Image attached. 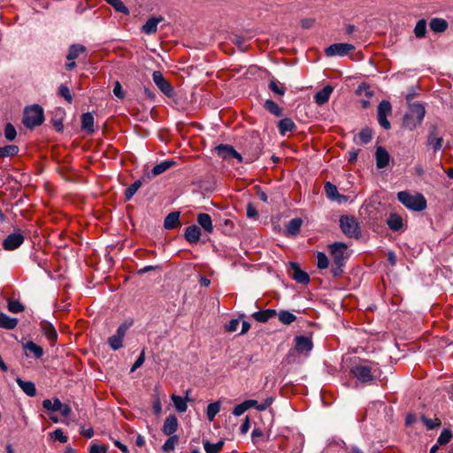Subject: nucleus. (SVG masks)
Wrapping results in <instances>:
<instances>
[{
  "label": "nucleus",
  "mask_w": 453,
  "mask_h": 453,
  "mask_svg": "<svg viewBox=\"0 0 453 453\" xmlns=\"http://www.w3.org/2000/svg\"><path fill=\"white\" fill-rule=\"evenodd\" d=\"M19 151L17 145L10 144L0 147V158L16 156Z\"/></svg>",
  "instance_id": "nucleus-43"
},
{
  "label": "nucleus",
  "mask_w": 453,
  "mask_h": 453,
  "mask_svg": "<svg viewBox=\"0 0 453 453\" xmlns=\"http://www.w3.org/2000/svg\"><path fill=\"white\" fill-rule=\"evenodd\" d=\"M144 361H145V349H143L141 351L139 357H137V359L135 360V362L132 365V367L130 369V372H134L136 369L141 367L143 365Z\"/></svg>",
  "instance_id": "nucleus-58"
},
{
  "label": "nucleus",
  "mask_w": 453,
  "mask_h": 453,
  "mask_svg": "<svg viewBox=\"0 0 453 453\" xmlns=\"http://www.w3.org/2000/svg\"><path fill=\"white\" fill-rule=\"evenodd\" d=\"M54 440L58 441L62 443H65L68 441V437L64 434L63 431L60 428L56 429L51 434Z\"/></svg>",
  "instance_id": "nucleus-59"
},
{
  "label": "nucleus",
  "mask_w": 453,
  "mask_h": 453,
  "mask_svg": "<svg viewBox=\"0 0 453 453\" xmlns=\"http://www.w3.org/2000/svg\"><path fill=\"white\" fill-rule=\"evenodd\" d=\"M86 51V47L81 44H72L69 48L68 54L66 55V58L68 60L76 59L80 54Z\"/></svg>",
  "instance_id": "nucleus-39"
},
{
  "label": "nucleus",
  "mask_w": 453,
  "mask_h": 453,
  "mask_svg": "<svg viewBox=\"0 0 453 453\" xmlns=\"http://www.w3.org/2000/svg\"><path fill=\"white\" fill-rule=\"evenodd\" d=\"M430 29L434 33H442L447 30L449 23L441 18H433L429 23Z\"/></svg>",
  "instance_id": "nucleus-31"
},
{
  "label": "nucleus",
  "mask_w": 453,
  "mask_h": 453,
  "mask_svg": "<svg viewBox=\"0 0 453 453\" xmlns=\"http://www.w3.org/2000/svg\"><path fill=\"white\" fill-rule=\"evenodd\" d=\"M179 211L170 212L164 220V227L167 230L174 229L180 226Z\"/></svg>",
  "instance_id": "nucleus-26"
},
{
  "label": "nucleus",
  "mask_w": 453,
  "mask_h": 453,
  "mask_svg": "<svg viewBox=\"0 0 453 453\" xmlns=\"http://www.w3.org/2000/svg\"><path fill=\"white\" fill-rule=\"evenodd\" d=\"M348 246L344 242H336L328 246V250L332 257L333 264L330 272L334 278L341 277L346 265L349 256L347 254Z\"/></svg>",
  "instance_id": "nucleus-1"
},
{
  "label": "nucleus",
  "mask_w": 453,
  "mask_h": 453,
  "mask_svg": "<svg viewBox=\"0 0 453 453\" xmlns=\"http://www.w3.org/2000/svg\"><path fill=\"white\" fill-rule=\"evenodd\" d=\"M263 149L264 142L258 134L244 137L241 142L244 164H250L257 160L262 154Z\"/></svg>",
  "instance_id": "nucleus-3"
},
{
  "label": "nucleus",
  "mask_w": 453,
  "mask_h": 453,
  "mask_svg": "<svg viewBox=\"0 0 453 453\" xmlns=\"http://www.w3.org/2000/svg\"><path fill=\"white\" fill-rule=\"evenodd\" d=\"M329 265V260L324 252H317V267L319 269H326Z\"/></svg>",
  "instance_id": "nucleus-54"
},
{
  "label": "nucleus",
  "mask_w": 453,
  "mask_h": 453,
  "mask_svg": "<svg viewBox=\"0 0 453 453\" xmlns=\"http://www.w3.org/2000/svg\"><path fill=\"white\" fill-rule=\"evenodd\" d=\"M452 438V433L449 428H444L437 439V444L439 446L448 444Z\"/></svg>",
  "instance_id": "nucleus-51"
},
{
  "label": "nucleus",
  "mask_w": 453,
  "mask_h": 453,
  "mask_svg": "<svg viewBox=\"0 0 453 453\" xmlns=\"http://www.w3.org/2000/svg\"><path fill=\"white\" fill-rule=\"evenodd\" d=\"M426 110L423 104L415 103L410 106V111L406 112L403 119V125L404 127L413 130L424 119Z\"/></svg>",
  "instance_id": "nucleus-5"
},
{
  "label": "nucleus",
  "mask_w": 453,
  "mask_h": 453,
  "mask_svg": "<svg viewBox=\"0 0 453 453\" xmlns=\"http://www.w3.org/2000/svg\"><path fill=\"white\" fill-rule=\"evenodd\" d=\"M164 20L162 16H152L148 19L145 24L141 27V32L145 35H154L157 31V25Z\"/></svg>",
  "instance_id": "nucleus-16"
},
{
  "label": "nucleus",
  "mask_w": 453,
  "mask_h": 453,
  "mask_svg": "<svg viewBox=\"0 0 453 453\" xmlns=\"http://www.w3.org/2000/svg\"><path fill=\"white\" fill-rule=\"evenodd\" d=\"M355 46L347 42H336L329 45L325 49V54L326 57H344L349 55L350 52L355 50Z\"/></svg>",
  "instance_id": "nucleus-8"
},
{
  "label": "nucleus",
  "mask_w": 453,
  "mask_h": 453,
  "mask_svg": "<svg viewBox=\"0 0 453 453\" xmlns=\"http://www.w3.org/2000/svg\"><path fill=\"white\" fill-rule=\"evenodd\" d=\"M105 2L111 6H112L116 12H121L124 15H129V9L124 4V3L121 0H105Z\"/></svg>",
  "instance_id": "nucleus-44"
},
{
  "label": "nucleus",
  "mask_w": 453,
  "mask_h": 453,
  "mask_svg": "<svg viewBox=\"0 0 453 453\" xmlns=\"http://www.w3.org/2000/svg\"><path fill=\"white\" fill-rule=\"evenodd\" d=\"M419 418L427 430H434L441 426V421L437 417H435L434 418H430L426 417L425 414H421Z\"/></svg>",
  "instance_id": "nucleus-38"
},
{
  "label": "nucleus",
  "mask_w": 453,
  "mask_h": 453,
  "mask_svg": "<svg viewBox=\"0 0 453 453\" xmlns=\"http://www.w3.org/2000/svg\"><path fill=\"white\" fill-rule=\"evenodd\" d=\"M152 79L157 87L161 92L167 97H173L174 96V88L171 83L164 77L160 71H154L152 73Z\"/></svg>",
  "instance_id": "nucleus-10"
},
{
  "label": "nucleus",
  "mask_w": 453,
  "mask_h": 453,
  "mask_svg": "<svg viewBox=\"0 0 453 453\" xmlns=\"http://www.w3.org/2000/svg\"><path fill=\"white\" fill-rule=\"evenodd\" d=\"M246 213H247V217L250 219H255L258 216L257 210L250 203H248V205H247Z\"/></svg>",
  "instance_id": "nucleus-62"
},
{
  "label": "nucleus",
  "mask_w": 453,
  "mask_h": 453,
  "mask_svg": "<svg viewBox=\"0 0 453 453\" xmlns=\"http://www.w3.org/2000/svg\"><path fill=\"white\" fill-rule=\"evenodd\" d=\"M268 88L272 92L280 96H284L286 93V87L284 84L280 83L274 77L270 79Z\"/></svg>",
  "instance_id": "nucleus-37"
},
{
  "label": "nucleus",
  "mask_w": 453,
  "mask_h": 453,
  "mask_svg": "<svg viewBox=\"0 0 453 453\" xmlns=\"http://www.w3.org/2000/svg\"><path fill=\"white\" fill-rule=\"evenodd\" d=\"M171 399L174 404V407L178 412H185L188 409L187 402L189 401V398L186 396L183 398L182 396L177 395H172Z\"/></svg>",
  "instance_id": "nucleus-36"
},
{
  "label": "nucleus",
  "mask_w": 453,
  "mask_h": 453,
  "mask_svg": "<svg viewBox=\"0 0 453 453\" xmlns=\"http://www.w3.org/2000/svg\"><path fill=\"white\" fill-rule=\"evenodd\" d=\"M133 325V320H126L124 321L123 323H121L118 329H117V332H116V335H119V337H121L122 339H124L126 334H127V331L128 330V328Z\"/></svg>",
  "instance_id": "nucleus-57"
},
{
  "label": "nucleus",
  "mask_w": 453,
  "mask_h": 453,
  "mask_svg": "<svg viewBox=\"0 0 453 453\" xmlns=\"http://www.w3.org/2000/svg\"><path fill=\"white\" fill-rule=\"evenodd\" d=\"M279 133L285 136L288 132H295L297 128L295 122L290 118H283L277 123Z\"/></svg>",
  "instance_id": "nucleus-21"
},
{
  "label": "nucleus",
  "mask_w": 453,
  "mask_h": 453,
  "mask_svg": "<svg viewBox=\"0 0 453 453\" xmlns=\"http://www.w3.org/2000/svg\"><path fill=\"white\" fill-rule=\"evenodd\" d=\"M333 90L334 88L331 85L325 86L322 89L314 95L315 103L320 106L327 103Z\"/></svg>",
  "instance_id": "nucleus-22"
},
{
  "label": "nucleus",
  "mask_w": 453,
  "mask_h": 453,
  "mask_svg": "<svg viewBox=\"0 0 453 453\" xmlns=\"http://www.w3.org/2000/svg\"><path fill=\"white\" fill-rule=\"evenodd\" d=\"M225 441L223 440L219 441L217 443H211L209 441H203V447L206 453H219Z\"/></svg>",
  "instance_id": "nucleus-41"
},
{
  "label": "nucleus",
  "mask_w": 453,
  "mask_h": 453,
  "mask_svg": "<svg viewBox=\"0 0 453 453\" xmlns=\"http://www.w3.org/2000/svg\"><path fill=\"white\" fill-rule=\"evenodd\" d=\"M22 348L27 357L33 356L34 357L39 359L44 354L43 349L41 346L35 343L33 341L22 342Z\"/></svg>",
  "instance_id": "nucleus-15"
},
{
  "label": "nucleus",
  "mask_w": 453,
  "mask_h": 453,
  "mask_svg": "<svg viewBox=\"0 0 453 453\" xmlns=\"http://www.w3.org/2000/svg\"><path fill=\"white\" fill-rule=\"evenodd\" d=\"M44 120L43 109L39 104L26 107L23 116V124L27 128L40 126Z\"/></svg>",
  "instance_id": "nucleus-6"
},
{
  "label": "nucleus",
  "mask_w": 453,
  "mask_h": 453,
  "mask_svg": "<svg viewBox=\"0 0 453 453\" xmlns=\"http://www.w3.org/2000/svg\"><path fill=\"white\" fill-rule=\"evenodd\" d=\"M202 233L198 226L193 224L185 228L184 238L190 244H196L199 242Z\"/></svg>",
  "instance_id": "nucleus-17"
},
{
  "label": "nucleus",
  "mask_w": 453,
  "mask_h": 453,
  "mask_svg": "<svg viewBox=\"0 0 453 453\" xmlns=\"http://www.w3.org/2000/svg\"><path fill=\"white\" fill-rule=\"evenodd\" d=\"M414 34L417 38H423L426 34V21L422 19H419L415 26Z\"/></svg>",
  "instance_id": "nucleus-49"
},
{
  "label": "nucleus",
  "mask_w": 453,
  "mask_h": 453,
  "mask_svg": "<svg viewBox=\"0 0 453 453\" xmlns=\"http://www.w3.org/2000/svg\"><path fill=\"white\" fill-rule=\"evenodd\" d=\"M273 397H267L261 403H258L257 410L259 411H265L268 407H270V405L273 403Z\"/></svg>",
  "instance_id": "nucleus-64"
},
{
  "label": "nucleus",
  "mask_w": 453,
  "mask_h": 453,
  "mask_svg": "<svg viewBox=\"0 0 453 453\" xmlns=\"http://www.w3.org/2000/svg\"><path fill=\"white\" fill-rule=\"evenodd\" d=\"M324 189L326 194V196L333 201L346 197L345 196L340 195L337 190V187L329 181L326 182Z\"/></svg>",
  "instance_id": "nucleus-35"
},
{
  "label": "nucleus",
  "mask_w": 453,
  "mask_h": 453,
  "mask_svg": "<svg viewBox=\"0 0 453 453\" xmlns=\"http://www.w3.org/2000/svg\"><path fill=\"white\" fill-rule=\"evenodd\" d=\"M19 323L16 318H11L4 312L0 311V327L7 330L14 329Z\"/></svg>",
  "instance_id": "nucleus-32"
},
{
  "label": "nucleus",
  "mask_w": 453,
  "mask_h": 453,
  "mask_svg": "<svg viewBox=\"0 0 453 453\" xmlns=\"http://www.w3.org/2000/svg\"><path fill=\"white\" fill-rule=\"evenodd\" d=\"M108 344L112 350H118L123 347V339L114 334L108 338Z\"/></svg>",
  "instance_id": "nucleus-53"
},
{
  "label": "nucleus",
  "mask_w": 453,
  "mask_h": 453,
  "mask_svg": "<svg viewBox=\"0 0 453 453\" xmlns=\"http://www.w3.org/2000/svg\"><path fill=\"white\" fill-rule=\"evenodd\" d=\"M65 115V112L64 109L58 108L55 110L54 116L50 120V123L58 133H62L64 130L63 119Z\"/></svg>",
  "instance_id": "nucleus-28"
},
{
  "label": "nucleus",
  "mask_w": 453,
  "mask_h": 453,
  "mask_svg": "<svg viewBox=\"0 0 453 453\" xmlns=\"http://www.w3.org/2000/svg\"><path fill=\"white\" fill-rule=\"evenodd\" d=\"M142 180H137L125 189L124 196L126 201H130L137 190L142 187Z\"/></svg>",
  "instance_id": "nucleus-40"
},
{
  "label": "nucleus",
  "mask_w": 453,
  "mask_h": 453,
  "mask_svg": "<svg viewBox=\"0 0 453 453\" xmlns=\"http://www.w3.org/2000/svg\"><path fill=\"white\" fill-rule=\"evenodd\" d=\"M279 320L284 325H290L296 320V316L287 310L280 311Z\"/></svg>",
  "instance_id": "nucleus-46"
},
{
  "label": "nucleus",
  "mask_w": 453,
  "mask_h": 453,
  "mask_svg": "<svg viewBox=\"0 0 453 453\" xmlns=\"http://www.w3.org/2000/svg\"><path fill=\"white\" fill-rule=\"evenodd\" d=\"M373 137V132L370 127L362 128L358 134V138L362 144L369 143Z\"/></svg>",
  "instance_id": "nucleus-48"
},
{
  "label": "nucleus",
  "mask_w": 453,
  "mask_h": 453,
  "mask_svg": "<svg viewBox=\"0 0 453 453\" xmlns=\"http://www.w3.org/2000/svg\"><path fill=\"white\" fill-rule=\"evenodd\" d=\"M16 382L23 392L28 396H35L36 395L35 384L32 381H25L21 378L18 377Z\"/></svg>",
  "instance_id": "nucleus-30"
},
{
  "label": "nucleus",
  "mask_w": 453,
  "mask_h": 453,
  "mask_svg": "<svg viewBox=\"0 0 453 453\" xmlns=\"http://www.w3.org/2000/svg\"><path fill=\"white\" fill-rule=\"evenodd\" d=\"M437 127L434 126L430 130L427 136V145H432L434 151H438L441 149L443 144L442 137H436Z\"/></svg>",
  "instance_id": "nucleus-23"
},
{
  "label": "nucleus",
  "mask_w": 453,
  "mask_h": 453,
  "mask_svg": "<svg viewBox=\"0 0 453 453\" xmlns=\"http://www.w3.org/2000/svg\"><path fill=\"white\" fill-rule=\"evenodd\" d=\"M199 226L208 234L213 232L214 226L212 224L211 217L207 213H199L196 218Z\"/></svg>",
  "instance_id": "nucleus-25"
},
{
  "label": "nucleus",
  "mask_w": 453,
  "mask_h": 453,
  "mask_svg": "<svg viewBox=\"0 0 453 453\" xmlns=\"http://www.w3.org/2000/svg\"><path fill=\"white\" fill-rule=\"evenodd\" d=\"M220 411V403L219 402H214L207 406L206 410V416L207 418L210 421H212L215 418V416Z\"/></svg>",
  "instance_id": "nucleus-47"
},
{
  "label": "nucleus",
  "mask_w": 453,
  "mask_h": 453,
  "mask_svg": "<svg viewBox=\"0 0 453 453\" xmlns=\"http://www.w3.org/2000/svg\"><path fill=\"white\" fill-rule=\"evenodd\" d=\"M387 225L389 229L394 232H398L403 229V219L397 213L391 212L387 219Z\"/></svg>",
  "instance_id": "nucleus-24"
},
{
  "label": "nucleus",
  "mask_w": 453,
  "mask_h": 453,
  "mask_svg": "<svg viewBox=\"0 0 453 453\" xmlns=\"http://www.w3.org/2000/svg\"><path fill=\"white\" fill-rule=\"evenodd\" d=\"M4 136L6 140L12 142L17 136V131L12 123H7L4 127Z\"/></svg>",
  "instance_id": "nucleus-56"
},
{
  "label": "nucleus",
  "mask_w": 453,
  "mask_h": 453,
  "mask_svg": "<svg viewBox=\"0 0 453 453\" xmlns=\"http://www.w3.org/2000/svg\"><path fill=\"white\" fill-rule=\"evenodd\" d=\"M58 95L65 98L66 102L71 104L73 102V96L69 88L65 84H61L58 87Z\"/></svg>",
  "instance_id": "nucleus-55"
},
{
  "label": "nucleus",
  "mask_w": 453,
  "mask_h": 453,
  "mask_svg": "<svg viewBox=\"0 0 453 453\" xmlns=\"http://www.w3.org/2000/svg\"><path fill=\"white\" fill-rule=\"evenodd\" d=\"M339 223L341 230L346 236L356 239L361 236L359 223L353 215H342Z\"/></svg>",
  "instance_id": "nucleus-7"
},
{
  "label": "nucleus",
  "mask_w": 453,
  "mask_h": 453,
  "mask_svg": "<svg viewBox=\"0 0 453 453\" xmlns=\"http://www.w3.org/2000/svg\"><path fill=\"white\" fill-rule=\"evenodd\" d=\"M264 108L275 117H282L284 115L283 109L272 99H267L264 103Z\"/></svg>",
  "instance_id": "nucleus-34"
},
{
  "label": "nucleus",
  "mask_w": 453,
  "mask_h": 453,
  "mask_svg": "<svg viewBox=\"0 0 453 453\" xmlns=\"http://www.w3.org/2000/svg\"><path fill=\"white\" fill-rule=\"evenodd\" d=\"M178 418L174 414H170L165 420L163 427H162V433L165 435H172L174 434V433L178 429Z\"/></svg>",
  "instance_id": "nucleus-19"
},
{
  "label": "nucleus",
  "mask_w": 453,
  "mask_h": 453,
  "mask_svg": "<svg viewBox=\"0 0 453 453\" xmlns=\"http://www.w3.org/2000/svg\"><path fill=\"white\" fill-rule=\"evenodd\" d=\"M81 129L88 134H92L95 132L94 129V117L91 112L83 113L81 117Z\"/></svg>",
  "instance_id": "nucleus-29"
},
{
  "label": "nucleus",
  "mask_w": 453,
  "mask_h": 453,
  "mask_svg": "<svg viewBox=\"0 0 453 453\" xmlns=\"http://www.w3.org/2000/svg\"><path fill=\"white\" fill-rule=\"evenodd\" d=\"M303 219L301 218L292 219L286 226L287 235L295 236L301 229Z\"/></svg>",
  "instance_id": "nucleus-33"
},
{
  "label": "nucleus",
  "mask_w": 453,
  "mask_h": 453,
  "mask_svg": "<svg viewBox=\"0 0 453 453\" xmlns=\"http://www.w3.org/2000/svg\"><path fill=\"white\" fill-rule=\"evenodd\" d=\"M246 411H248V408L247 406L244 404V402H242V403L240 404H237L234 410H233V414L236 417H239L241 415H242Z\"/></svg>",
  "instance_id": "nucleus-63"
},
{
  "label": "nucleus",
  "mask_w": 453,
  "mask_h": 453,
  "mask_svg": "<svg viewBox=\"0 0 453 453\" xmlns=\"http://www.w3.org/2000/svg\"><path fill=\"white\" fill-rule=\"evenodd\" d=\"M176 165V162L173 159L165 160L159 164H157L150 173H147V178L150 179L152 177L157 176L163 173H165L166 170L171 168L172 166H174Z\"/></svg>",
  "instance_id": "nucleus-20"
},
{
  "label": "nucleus",
  "mask_w": 453,
  "mask_h": 453,
  "mask_svg": "<svg viewBox=\"0 0 453 453\" xmlns=\"http://www.w3.org/2000/svg\"><path fill=\"white\" fill-rule=\"evenodd\" d=\"M40 328L44 336L50 342V344L54 345L58 340V333L55 326L47 320H42L40 322Z\"/></svg>",
  "instance_id": "nucleus-14"
},
{
  "label": "nucleus",
  "mask_w": 453,
  "mask_h": 453,
  "mask_svg": "<svg viewBox=\"0 0 453 453\" xmlns=\"http://www.w3.org/2000/svg\"><path fill=\"white\" fill-rule=\"evenodd\" d=\"M113 94L119 99H123L125 97V93L122 89V86H121L120 82L118 81H116L114 82Z\"/></svg>",
  "instance_id": "nucleus-60"
},
{
  "label": "nucleus",
  "mask_w": 453,
  "mask_h": 453,
  "mask_svg": "<svg viewBox=\"0 0 453 453\" xmlns=\"http://www.w3.org/2000/svg\"><path fill=\"white\" fill-rule=\"evenodd\" d=\"M277 315L275 309H266L263 311H255L252 314V318L261 323L267 322L270 319L274 318Z\"/></svg>",
  "instance_id": "nucleus-27"
},
{
  "label": "nucleus",
  "mask_w": 453,
  "mask_h": 453,
  "mask_svg": "<svg viewBox=\"0 0 453 453\" xmlns=\"http://www.w3.org/2000/svg\"><path fill=\"white\" fill-rule=\"evenodd\" d=\"M288 273L290 277L297 283L308 285L310 282V275L301 269L296 262L288 263Z\"/></svg>",
  "instance_id": "nucleus-11"
},
{
  "label": "nucleus",
  "mask_w": 453,
  "mask_h": 453,
  "mask_svg": "<svg viewBox=\"0 0 453 453\" xmlns=\"http://www.w3.org/2000/svg\"><path fill=\"white\" fill-rule=\"evenodd\" d=\"M296 347L295 349H290L287 355V359L289 361L291 356L296 350L298 352L311 351L313 348L312 341L310 337L304 335H298L295 337Z\"/></svg>",
  "instance_id": "nucleus-12"
},
{
  "label": "nucleus",
  "mask_w": 453,
  "mask_h": 453,
  "mask_svg": "<svg viewBox=\"0 0 453 453\" xmlns=\"http://www.w3.org/2000/svg\"><path fill=\"white\" fill-rule=\"evenodd\" d=\"M397 199L406 208L414 211H422L427 206L425 196L420 193L411 195L408 191H400L397 193Z\"/></svg>",
  "instance_id": "nucleus-4"
},
{
  "label": "nucleus",
  "mask_w": 453,
  "mask_h": 453,
  "mask_svg": "<svg viewBox=\"0 0 453 453\" xmlns=\"http://www.w3.org/2000/svg\"><path fill=\"white\" fill-rule=\"evenodd\" d=\"M375 160L377 168H385L389 164L390 155L384 147L378 146L375 151Z\"/></svg>",
  "instance_id": "nucleus-18"
},
{
  "label": "nucleus",
  "mask_w": 453,
  "mask_h": 453,
  "mask_svg": "<svg viewBox=\"0 0 453 453\" xmlns=\"http://www.w3.org/2000/svg\"><path fill=\"white\" fill-rule=\"evenodd\" d=\"M42 404L45 410L51 411H58V409H61V401L58 397H55L53 402L50 399H44Z\"/></svg>",
  "instance_id": "nucleus-45"
},
{
  "label": "nucleus",
  "mask_w": 453,
  "mask_h": 453,
  "mask_svg": "<svg viewBox=\"0 0 453 453\" xmlns=\"http://www.w3.org/2000/svg\"><path fill=\"white\" fill-rule=\"evenodd\" d=\"M169 438L165 441L161 449L164 453L170 452L174 449L175 446L179 442V436L177 434L168 435Z\"/></svg>",
  "instance_id": "nucleus-42"
},
{
  "label": "nucleus",
  "mask_w": 453,
  "mask_h": 453,
  "mask_svg": "<svg viewBox=\"0 0 453 453\" xmlns=\"http://www.w3.org/2000/svg\"><path fill=\"white\" fill-rule=\"evenodd\" d=\"M378 364H372L369 361H364L352 365L350 372L361 383L372 385L380 376L381 371L377 367Z\"/></svg>",
  "instance_id": "nucleus-2"
},
{
  "label": "nucleus",
  "mask_w": 453,
  "mask_h": 453,
  "mask_svg": "<svg viewBox=\"0 0 453 453\" xmlns=\"http://www.w3.org/2000/svg\"><path fill=\"white\" fill-rule=\"evenodd\" d=\"M392 112V106L389 101L382 100L378 105V115L388 116Z\"/></svg>",
  "instance_id": "nucleus-52"
},
{
  "label": "nucleus",
  "mask_w": 453,
  "mask_h": 453,
  "mask_svg": "<svg viewBox=\"0 0 453 453\" xmlns=\"http://www.w3.org/2000/svg\"><path fill=\"white\" fill-rule=\"evenodd\" d=\"M7 308L12 313H19L25 310V306L19 301L9 299Z\"/></svg>",
  "instance_id": "nucleus-50"
},
{
  "label": "nucleus",
  "mask_w": 453,
  "mask_h": 453,
  "mask_svg": "<svg viewBox=\"0 0 453 453\" xmlns=\"http://www.w3.org/2000/svg\"><path fill=\"white\" fill-rule=\"evenodd\" d=\"M25 241L24 235L19 230L16 233L10 234L3 241L2 246L5 250H14L18 249Z\"/></svg>",
  "instance_id": "nucleus-13"
},
{
  "label": "nucleus",
  "mask_w": 453,
  "mask_h": 453,
  "mask_svg": "<svg viewBox=\"0 0 453 453\" xmlns=\"http://www.w3.org/2000/svg\"><path fill=\"white\" fill-rule=\"evenodd\" d=\"M218 156L224 160L235 158L239 163H244V157L242 152H238L232 145L219 144L215 147Z\"/></svg>",
  "instance_id": "nucleus-9"
},
{
  "label": "nucleus",
  "mask_w": 453,
  "mask_h": 453,
  "mask_svg": "<svg viewBox=\"0 0 453 453\" xmlns=\"http://www.w3.org/2000/svg\"><path fill=\"white\" fill-rule=\"evenodd\" d=\"M107 449L105 445L92 444L89 448V453H107Z\"/></svg>",
  "instance_id": "nucleus-61"
}]
</instances>
